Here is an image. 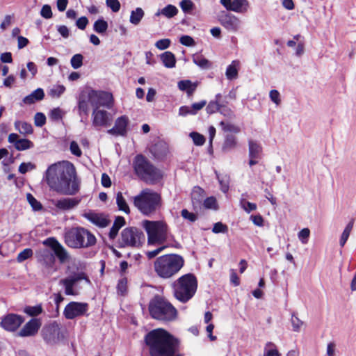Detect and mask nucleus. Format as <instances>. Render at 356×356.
Returning <instances> with one entry per match:
<instances>
[{
    "mask_svg": "<svg viewBox=\"0 0 356 356\" xmlns=\"http://www.w3.org/2000/svg\"><path fill=\"white\" fill-rule=\"evenodd\" d=\"M239 64L238 60H233L230 65H229L226 70V76L228 79L232 80L238 76V69L237 67Z\"/></svg>",
    "mask_w": 356,
    "mask_h": 356,
    "instance_id": "obj_32",
    "label": "nucleus"
},
{
    "mask_svg": "<svg viewBox=\"0 0 356 356\" xmlns=\"http://www.w3.org/2000/svg\"><path fill=\"white\" fill-rule=\"evenodd\" d=\"M84 280L87 283H90V280L84 273H78L71 275L67 278L63 279L60 281V284L65 287V293L67 296H76L78 292L74 289L75 284Z\"/></svg>",
    "mask_w": 356,
    "mask_h": 356,
    "instance_id": "obj_15",
    "label": "nucleus"
},
{
    "mask_svg": "<svg viewBox=\"0 0 356 356\" xmlns=\"http://www.w3.org/2000/svg\"><path fill=\"white\" fill-rule=\"evenodd\" d=\"M33 256V250L31 248H26L23 251L20 252L17 257V261L19 263L23 262L27 259Z\"/></svg>",
    "mask_w": 356,
    "mask_h": 356,
    "instance_id": "obj_47",
    "label": "nucleus"
},
{
    "mask_svg": "<svg viewBox=\"0 0 356 356\" xmlns=\"http://www.w3.org/2000/svg\"><path fill=\"white\" fill-rule=\"evenodd\" d=\"M205 197L204 191L199 186L193 188L191 193V200L194 208L201 205Z\"/></svg>",
    "mask_w": 356,
    "mask_h": 356,
    "instance_id": "obj_28",
    "label": "nucleus"
},
{
    "mask_svg": "<svg viewBox=\"0 0 356 356\" xmlns=\"http://www.w3.org/2000/svg\"><path fill=\"white\" fill-rule=\"evenodd\" d=\"M220 109V104L217 101H210L206 107V111L209 115L218 112Z\"/></svg>",
    "mask_w": 356,
    "mask_h": 356,
    "instance_id": "obj_46",
    "label": "nucleus"
},
{
    "mask_svg": "<svg viewBox=\"0 0 356 356\" xmlns=\"http://www.w3.org/2000/svg\"><path fill=\"white\" fill-rule=\"evenodd\" d=\"M179 6L184 13H189L193 10L194 3L191 0H182Z\"/></svg>",
    "mask_w": 356,
    "mask_h": 356,
    "instance_id": "obj_53",
    "label": "nucleus"
},
{
    "mask_svg": "<svg viewBox=\"0 0 356 356\" xmlns=\"http://www.w3.org/2000/svg\"><path fill=\"white\" fill-rule=\"evenodd\" d=\"M15 127L20 134L24 135L31 134L33 132L31 124L26 122H22L19 120L15 121Z\"/></svg>",
    "mask_w": 356,
    "mask_h": 356,
    "instance_id": "obj_31",
    "label": "nucleus"
},
{
    "mask_svg": "<svg viewBox=\"0 0 356 356\" xmlns=\"http://www.w3.org/2000/svg\"><path fill=\"white\" fill-rule=\"evenodd\" d=\"M193 60L195 64L202 69H209L211 67V62L202 55L193 56Z\"/></svg>",
    "mask_w": 356,
    "mask_h": 356,
    "instance_id": "obj_36",
    "label": "nucleus"
},
{
    "mask_svg": "<svg viewBox=\"0 0 356 356\" xmlns=\"http://www.w3.org/2000/svg\"><path fill=\"white\" fill-rule=\"evenodd\" d=\"M85 216L92 223L99 227H106L110 224V220L102 213H89Z\"/></svg>",
    "mask_w": 356,
    "mask_h": 356,
    "instance_id": "obj_23",
    "label": "nucleus"
},
{
    "mask_svg": "<svg viewBox=\"0 0 356 356\" xmlns=\"http://www.w3.org/2000/svg\"><path fill=\"white\" fill-rule=\"evenodd\" d=\"M149 311L151 316L159 321H171L177 316V310L172 304L159 296L150 300Z\"/></svg>",
    "mask_w": 356,
    "mask_h": 356,
    "instance_id": "obj_9",
    "label": "nucleus"
},
{
    "mask_svg": "<svg viewBox=\"0 0 356 356\" xmlns=\"http://www.w3.org/2000/svg\"><path fill=\"white\" fill-rule=\"evenodd\" d=\"M24 322V318L19 315L10 314L1 321V325L8 331L16 330Z\"/></svg>",
    "mask_w": 356,
    "mask_h": 356,
    "instance_id": "obj_17",
    "label": "nucleus"
},
{
    "mask_svg": "<svg viewBox=\"0 0 356 356\" xmlns=\"http://www.w3.org/2000/svg\"><path fill=\"white\" fill-rule=\"evenodd\" d=\"M310 235V230L308 228H304L300 230L298 234L299 240L302 244H306L308 242V238Z\"/></svg>",
    "mask_w": 356,
    "mask_h": 356,
    "instance_id": "obj_55",
    "label": "nucleus"
},
{
    "mask_svg": "<svg viewBox=\"0 0 356 356\" xmlns=\"http://www.w3.org/2000/svg\"><path fill=\"white\" fill-rule=\"evenodd\" d=\"M46 248H40L35 253L37 261L42 266V275L50 277L58 270L56 265V257L60 264L69 261L70 254L67 250L54 237H49L42 241Z\"/></svg>",
    "mask_w": 356,
    "mask_h": 356,
    "instance_id": "obj_2",
    "label": "nucleus"
},
{
    "mask_svg": "<svg viewBox=\"0 0 356 356\" xmlns=\"http://www.w3.org/2000/svg\"><path fill=\"white\" fill-rule=\"evenodd\" d=\"M89 104H90V99L88 92H82L79 95L78 108L79 115L82 114L88 116L90 111Z\"/></svg>",
    "mask_w": 356,
    "mask_h": 356,
    "instance_id": "obj_24",
    "label": "nucleus"
},
{
    "mask_svg": "<svg viewBox=\"0 0 356 356\" xmlns=\"http://www.w3.org/2000/svg\"><path fill=\"white\" fill-rule=\"evenodd\" d=\"M179 42L181 44L187 47L192 46L195 44L193 38L189 35H183L180 38Z\"/></svg>",
    "mask_w": 356,
    "mask_h": 356,
    "instance_id": "obj_64",
    "label": "nucleus"
},
{
    "mask_svg": "<svg viewBox=\"0 0 356 356\" xmlns=\"http://www.w3.org/2000/svg\"><path fill=\"white\" fill-rule=\"evenodd\" d=\"M181 216H182L183 218L188 220L191 222H194L195 221H196L197 220V214L190 212L186 209H184L181 210Z\"/></svg>",
    "mask_w": 356,
    "mask_h": 356,
    "instance_id": "obj_49",
    "label": "nucleus"
},
{
    "mask_svg": "<svg viewBox=\"0 0 356 356\" xmlns=\"http://www.w3.org/2000/svg\"><path fill=\"white\" fill-rule=\"evenodd\" d=\"M248 8L249 2L248 0H232L227 10L244 13L247 12Z\"/></svg>",
    "mask_w": 356,
    "mask_h": 356,
    "instance_id": "obj_26",
    "label": "nucleus"
},
{
    "mask_svg": "<svg viewBox=\"0 0 356 356\" xmlns=\"http://www.w3.org/2000/svg\"><path fill=\"white\" fill-rule=\"evenodd\" d=\"M261 152V147L257 143L250 140L249 142V156H257Z\"/></svg>",
    "mask_w": 356,
    "mask_h": 356,
    "instance_id": "obj_48",
    "label": "nucleus"
},
{
    "mask_svg": "<svg viewBox=\"0 0 356 356\" xmlns=\"http://www.w3.org/2000/svg\"><path fill=\"white\" fill-rule=\"evenodd\" d=\"M240 204L241 207L248 213H250L252 211H254L257 209L256 204L248 202L245 199L241 200Z\"/></svg>",
    "mask_w": 356,
    "mask_h": 356,
    "instance_id": "obj_52",
    "label": "nucleus"
},
{
    "mask_svg": "<svg viewBox=\"0 0 356 356\" xmlns=\"http://www.w3.org/2000/svg\"><path fill=\"white\" fill-rule=\"evenodd\" d=\"M132 199L134 207L145 216L154 213L162 204L161 194L148 188L143 189Z\"/></svg>",
    "mask_w": 356,
    "mask_h": 356,
    "instance_id": "obj_4",
    "label": "nucleus"
},
{
    "mask_svg": "<svg viewBox=\"0 0 356 356\" xmlns=\"http://www.w3.org/2000/svg\"><path fill=\"white\" fill-rule=\"evenodd\" d=\"M44 179L49 187L60 194L75 195L81 186L74 165L69 161H62L51 165L45 172Z\"/></svg>",
    "mask_w": 356,
    "mask_h": 356,
    "instance_id": "obj_1",
    "label": "nucleus"
},
{
    "mask_svg": "<svg viewBox=\"0 0 356 356\" xmlns=\"http://www.w3.org/2000/svg\"><path fill=\"white\" fill-rule=\"evenodd\" d=\"M150 152L152 156H166L170 153L169 145L165 141L158 139L151 146Z\"/></svg>",
    "mask_w": 356,
    "mask_h": 356,
    "instance_id": "obj_22",
    "label": "nucleus"
},
{
    "mask_svg": "<svg viewBox=\"0 0 356 356\" xmlns=\"http://www.w3.org/2000/svg\"><path fill=\"white\" fill-rule=\"evenodd\" d=\"M65 91V87L63 85H54L48 92L49 95L52 98H58Z\"/></svg>",
    "mask_w": 356,
    "mask_h": 356,
    "instance_id": "obj_41",
    "label": "nucleus"
},
{
    "mask_svg": "<svg viewBox=\"0 0 356 356\" xmlns=\"http://www.w3.org/2000/svg\"><path fill=\"white\" fill-rule=\"evenodd\" d=\"M145 341L149 348L150 356H181L175 355L177 343L175 339L163 329L152 330L146 334Z\"/></svg>",
    "mask_w": 356,
    "mask_h": 356,
    "instance_id": "obj_3",
    "label": "nucleus"
},
{
    "mask_svg": "<svg viewBox=\"0 0 356 356\" xmlns=\"http://www.w3.org/2000/svg\"><path fill=\"white\" fill-rule=\"evenodd\" d=\"M34 123L36 127H42L46 123V116L42 113H37L34 116Z\"/></svg>",
    "mask_w": 356,
    "mask_h": 356,
    "instance_id": "obj_54",
    "label": "nucleus"
},
{
    "mask_svg": "<svg viewBox=\"0 0 356 356\" xmlns=\"http://www.w3.org/2000/svg\"><path fill=\"white\" fill-rule=\"evenodd\" d=\"M203 205L207 209H215L216 200L213 197H209L203 200Z\"/></svg>",
    "mask_w": 356,
    "mask_h": 356,
    "instance_id": "obj_63",
    "label": "nucleus"
},
{
    "mask_svg": "<svg viewBox=\"0 0 356 356\" xmlns=\"http://www.w3.org/2000/svg\"><path fill=\"white\" fill-rule=\"evenodd\" d=\"M133 167L136 175L149 184L157 183L163 177L161 170L151 163L147 157H136Z\"/></svg>",
    "mask_w": 356,
    "mask_h": 356,
    "instance_id": "obj_7",
    "label": "nucleus"
},
{
    "mask_svg": "<svg viewBox=\"0 0 356 356\" xmlns=\"http://www.w3.org/2000/svg\"><path fill=\"white\" fill-rule=\"evenodd\" d=\"M170 43L171 41L168 38L161 39L156 42L155 46L160 50H164L170 47Z\"/></svg>",
    "mask_w": 356,
    "mask_h": 356,
    "instance_id": "obj_57",
    "label": "nucleus"
},
{
    "mask_svg": "<svg viewBox=\"0 0 356 356\" xmlns=\"http://www.w3.org/2000/svg\"><path fill=\"white\" fill-rule=\"evenodd\" d=\"M65 243L72 248H88L97 243L95 235L88 229L82 227H72L65 232Z\"/></svg>",
    "mask_w": 356,
    "mask_h": 356,
    "instance_id": "obj_6",
    "label": "nucleus"
},
{
    "mask_svg": "<svg viewBox=\"0 0 356 356\" xmlns=\"http://www.w3.org/2000/svg\"><path fill=\"white\" fill-rule=\"evenodd\" d=\"M218 20L220 24L229 31H235L238 29L239 20L236 17L230 13L223 11L219 15Z\"/></svg>",
    "mask_w": 356,
    "mask_h": 356,
    "instance_id": "obj_20",
    "label": "nucleus"
},
{
    "mask_svg": "<svg viewBox=\"0 0 356 356\" xmlns=\"http://www.w3.org/2000/svg\"><path fill=\"white\" fill-rule=\"evenodd\" d=\"M24 311L29 316H35L42 313V309L40 305L29 306L26 307Z\"/></svg>",
    "mask_w": 356,
    "mask_h": 356,
    "instance_id": "obj_50",
    "label": "nucleus"
},
{
    "mask_svg": "<svg viewBox=\"0 0 356 356\" xmlns=\"http://www.w3.org/2000/svg\"><path fill=\"white\" fill-rule=\"evenodd\" d=\"M178 88L181 91H185L188 97L193 95L197 87V82L193 83L191 80H181L178 82Z\"/></svg>",
    "mask_w": 356,
    "mask_h": 356,
    "instance_id": "obj_25",
    "label": "nucleus"
},
{
    "mask_svg": "<svg viewBox=\"0 0 356 356\" xmlns=\"http://www.w3.org/2000/svg\"><path fill=\"white\" fill-rule=\"evenodd\" d=\"M264 356H281L276 345L273 342H267L264 350Z\"/></svg>",
    "mask_w": 356,
    "mask_h": 356,
    "instance_id": "obj_34",
    "label": "nucleus"
},
{
    "mask_svg": "<svg viewBox=\"0 0 356 356\" xmlns=\"http://www.w3.org/2000/svg\"><path fill=\"white\" fill-rule=\"evenodd\" d=\"M353 224H354V219H352L348 222V224L346 225V228L344 229V230L341 236V238H340V241H339L340 245L341 247H343L345 245V243H346V241L350 236V232L353 227Z\"/></svg>",
    "mask_w": 356,
    "mask_h": 356,
    "instance_id": "obj_39",
    "label": "nucleus"
},
{
    "mask_svg": "<svg viewBox=\"0 0 356 356\" xmlns=\"http://www.w3.org/2000/svg\"><path fill=\"white\" fill-rule=\"evenodd\" d=\"M112 121L111 114L106 111L93 109L92 124L95 127H108Z\"/></svg>",
    "mask_w": 356,
    "mask_h": 356,
    "instance_id": "obj_18",
    "label": "nucleus"
},
{
    "mask_svg": "<svg viewBox=\"0 0 356 356\" xmlns=\"http://www.w3.org/2000/svg\"><path fill=\"white\" fill-rule=\"evenodd\" d=\"M40 326L41 323L39 319L32 318L24 325L18 334L23 337L34 336L38 333Z\"/></svg>",
    "mask_w": 356,
    "mask_h": 356,
    "instance_id": "obj_21",
    "label": "nucleus"
},
{
    "mask_svg": "<svg viewBox=\"0 0 356 356\" xmlns=\"http://www.w3.org/2000/svg\"><path fill=\"white\" fill-rule=\"evenodd\" d=\"M184 265V258L176 254L158 257L154 264L156 275L163 279H169L176 275Z\"/></svg>",
    "mask_w": 356,
    "mask_h": 356,
    "instance_id": "obj_5",
    "label": "nucleus"
},
{
    "mask_svg": "<svg viewBox=\"0 0 356 356\" xmlns=\"http://www.w3.org/2000/svg\"><path fill=\"white\" fill-rule=\"evenodd\" d=\"M27 200L33 209L35 211H38L42 209V204L38 202L31 194H27Z\"/></svg>",
    "mask_w": 356,
    "mask_h": 356,
    "instance_id": "obj_56",
    "label": "nucleus"
},
{
    "mask_svg": "<svg viewBox=\"0 0 356 356\" xmlns=\"http://www.w3.org/2000/svg\"><path fill=\"white\" fill-rule=\"evenodd\" d=\"M33 146V143L29 139H19L16 141L15 147L19 151L26 150Z\"/></svg>",
    "mask_w": 356,
    "mask_h": 356,
    "instance_id": "obj_43",
    "label": "nucleus"
},
{
    "mask_svg": "<svg viewBox=\"0 0 356 356\" xmlns=\"http://www.w3.org/2000/svg\"><path fill=\"white\" fill-rule=\"evenodd\" d=\"M106 3L114 13L118 12L120 9V3L118 0H106Z\"/></svg>",
    "mask_w": 356,
    "mask_h": 356,
    "instance_id": "obj_58",
    "label": "nucleus"
},
{
    "mask_svg": "<svg viewBox=\"0 0 356 356\" xmlns=\"http://www.w3.org/2000/svg\"><path fill=\"white\" fill-rule=\"evenodd\" d=\"M88 93L89 99H90V105L93 107V109L99 108L101 106H105L108 108L112 107L113 97L111 93L92 89L90 90Z\"/></svg>",
    "mask_w": 356,
    "mask_h": 356,
    "instance_id": "obj_13",
    "label": "nucleus"
},
{
    "mask_svg": "<svg viewBox=\"0 0 356 356\" xmlns=\"http://www.w3.org/2000/svg\"><path fill=\"white\" fill-rule=\"evenodd\" d=\"M127 280L126 277H122L119 280L118 283V291L121 295H124L127 291Z\"/></svg>",
    "mask_w": 356,
    "mask_h": 356,
    "instance_id": "obj_59",
    "label": "nucleus"
},
{
    "mask_svg": "<svg viewBox=\"0 0 356 356\" xmlns=\"http://www.w3.org/2000/svg\"><path fill=\"white\" fill-rule=\"evenodd\" d=\"M83 56L81 54L74 55L70 60L71 65L74 69H78L83 65Z\"/></svg>",
    "mask_w": 356,
    "mask_h": 356,
    "instance_id": "obj_45",
    "label": "nucleus"
},
{
    "mask_svg": "<svg viewBox=\"0 0 356 356\" xmlns=\"http://www.w3.org/2000/svg\"><path fill=\"white\" fill-rule=\"evenodd\" d=\"M44 97V92L43 89L37 88L34 91H33L30 95L26 96L23 99V102L25 104H32L38 101H41Z\"/></svg>",
    "mask_w": 356,
    "mask_h": 356,
    "instance_id": "obj_27",
    "label": "nucleus"
},
{
    "mask_svg": "<svg viewBox=\"0 0 356 356\" xmlns=\"http://www.w3.org/2000/svg\"><path fill=\"white\" fill-rule=\"evenodd\" d=\"M129 122V118L127 115H122L115 120L113 127L109 129L108 133L115 136H126Z\"/></svg>",
    "mask_w": 356,
    "mask_h": 356,
    "instance_id": "obj_19",
    "label": "nucleus"
},
{
    "mask_svg": "<svg viewBox=\"0 0 356 356\" xmlns=\"http://www.w3.org/2000/svg\"><path fill=\"white\" fill-rule=\"evenodd\" d=\"M108 23L104 19L96 20L93 25L94 31L99 34H104L108 29Z\"/></svg>",
    "mask_w": 356,
    "mask_h": 356,
    "instance_id": "obj_35",
    "label": "nucleus"
},
{
    "mask_svg": "<svg viewBox=\"0 0 356 356\" xmlns=\"http://www.w3.org/2000/svg\"><path fill=\"white\" fill-rule=\"evenodd\" d=\"M144 16V11L140 8H137L135 10L131 13L130 22L133 24L137 25L140 23Z\"/></svg>",
    "mask_w": 356,
    "mask_h": 356,
    "instance_id": "obj_38",
    "label": "nucleus"
},
{
    "mask_svg": "<svg viewBox=\"0 0 356 356\" xmlns=\"http://www.w3.org/2000/svg\"><path fill=\"white\" fill-rule=\"evenodd\" d=\"M177 13V8L175 6L169 4L164 7L161 12H158L156 15H159L161 13L168 18H172L175 16Z\"/></svg>",
    "mask_w": 356,
    "mask_h": 356,
    "instance_id": "obj_37",
    "label": "nucleus"
},
{
    "mask_svg": "<svg viewBox=\"0 0 356 356\" xmlns=\"http://www.w3.org/2000/svg\"><path fill=\"white\" fill-rule=\"evenodd\" d=\"M116 204L118 205L119 210L124 212L127 214H129L130 213L129 207L121 192H118L117 193Z\"/></svg>",
    "mask_w": 356,
    "mask_h": 356,
    "instance_id": "obj_33",
    "label": "nucleus"
},
{
    "mask_svg": "<svg viewBox=\"0 0 356 356\" xmlns=\"http://www.w3.org/2000/svg\"><path fill=\"white\" fill-rule=\"evenodd\" d=\"M207 102L206 100H201L199 102L193 103L191 105V109L193 115H196L197 112L202 110L206 105Z\"/></svg>",
    "mask_w": 356,
    "mask_h": 356,
    "instance_id": "obj_60",
    "label": "nucleus"
},
{
    "mask_svg": "<svg viewBox=\"0 0 356 356\" xmlns=\"http://www.w3.org/2000/svg\"><path fill=\"white\" fill-rule=\"evenodd\" d=\"M88 310V305L85 302H70L64 309L63 315L66 319L72 320L83 316Z\"/></svg>",
    "mask_w": 356,
    "mask_h": 356,
    "instance_id": "obj_14",
    "label": "nucleus"
},
{
    "mask_svg": "<svg viewBox=\"0 0 356 356\" xmlns=\"http://www.w3.org/2000/svg\"><path fill=\"white\" fill-rule=\"evenodd\" d=\"M227 229L228 228L227 225L222 224L220 222H218L214 224L212 231L213 232L218 234L225 233L227 232Z\"/></svg>",
    "mask_w": 356,
    "mask_h": 356,
    "instance_id": "obj_62",
    "label": "nucleus"
},
{
    "mask_svg": "<svg viewBox=\"0 0 356 356\" xmlns=\"http://www.w3.org/2000/svg\"><path fill=\"white\" fill-rule=\"evenodd\" d=\"M236 138L233 135H227L222 145L224 150H229L236 147Z\"/></svg>",
    "mask_w": 356,
    "mask_h": 356,
    "instance_id": "obj_40",
    "label": "nucleus"
},
{
    "mask_svg": "<svg viewBox=\"0 0 356 356\" xmlns=\"http://www.w3.org/2000/svg\"><path fill=\"white\" fill-rule=\"evenodd\" d=\"M145 241L144 234L136 227H128L122 230L119 240L120 246L139 247Z\"/></svg>",
    "mask_w": 356,
    "mask_h": 356,
    "instance_id": "obj_12",
    "label": "nucleus"
},
{
    "mask_svg": "<svg viewBox=\"0 0 356 356\" xmlns=\"http://www.w3.org/2000/svg\"><path fill=\"white\" fill-rule=\"evenodd\" d=\"M81 201V199L79 197H61L52 200L51 204L58 211H69L76 209Z\"/></svg>",
    "mask_w": 356,
    "mask_h": 356,
    "instance_id": "obj_16",
    "label": "nucleus"
},
{
    "mask_svg": "<svg viewBox=\"0 0 356 356\" xmlns=\"http://www.w3.org/2000/svg\"><path fill=\"white\" fill-rule=\"evenodd\" d=\"M216 175L219 181L221 191L224 193H226L229 191V177L227 175L220 177L216 171Z\"/></svg>",
    "mask_w": 356,
    "mask_h": 356,
    "instance_id": "obj_42",
    "label": "nucleus"
},
{
    "mask_svg": "<svg viewBox=\"0 0 356 356\" xmlns=\"http://www.w3.org/2000/svg\"><path fill=\"white\" fill-rule=\"evenodd\" d=\"M220 126L225 132H232L234 134H238L241 131V129L238 126L231 123L225 122L223 121L220 122Z\"/></svg>",
    "mask_w": 356,
    "mask_h": 356,
    "instance_id": "obj_44",
    "label": "nucleus"
},
{
    "mask_svg": "<svg viewBox=\"0 0 356 356\" xmlns=\"http://www.w3.org/2000/svg\"><path fill=\"white\" fill-rule=\"evenodd\" d=\"M40 15L45 19L51 18L53 14L51 6L49 5H44L41 9Z\"/></svg>",
    "mask_w": 356,
    "mask_h": 356,
    "instance_id": "obj_61",
    "label": "nucleus"
},
{
    "mask_svg": "<svg viewBox=\"0 0 356 356\" xmlns=\"http://www.w3.org/2000/svg\"><path fill=\"white\" fill-rule=\"evenodd\" d=\"M66 330L56 321L45 325L41 334L44 341L50 345L58 343L65 337Z\"/></svg>",
    "mask_w": 356,
    "mask_h": 356,
    "instance_id": "obj_11",
    "label": "nucleus"
},
{
    "mask_svg": "<svg viewBox=\"0 0 356 356\" xmlns=\"http://www.w3.org/2000/svg\"><path fill=\"white\" fill-rule=\"evenodd\" d=\"M175 297L181 302H186L195 295L197 288L196 277L191 273L182 275L173 284Z\"/></svg>",
    "mask_w": 356,
    "mask_h": 356,
    "instance_id": "obj_8",
    "label": "nucleus"
},
{
    "mask_svg": "<svg viewBox=\"0 0 356 356\" xmlns=\"http://www.w3.org/2000/svg\"><path fill=\"white\" fill-rule=\"evenodd\" d=\"M161 60L163 65L167 68H172L176 65V58L171 51H165L161 54Z\"/></svg>",
    "mask_w": 356,
    "mask_h": 356,
    "instance_id": "obj_29",
    "label": "nucleus"
},
{
    "mask_svg": "<svg viewBox=\"0 0 356 356\" xmlns=\"http://www.w3.org/2000/svg\"><path fill=\"white\" fill-rule=\"evenodd\" d=\"M142 225L147 232L149 245H161L166 241L168 226L164 221L145 220Z\"/></svg>",
    "mask_w": 356,
    "mask_h": 356,
    "instance_id": "obj_10",
    "label": "nucleus"
},
{
    "mask_svg": "<svg viewBox=\"0 0 356 356\" xmlns=\"http://www.w3.org/2000/svg\"><path fill=\"white\" fill-rule=\"evenodd\" d=\"M190 136L193 139L194 144L196 145H202L205 143L204 136L197 132L191 133Z\"/></svg>",
    "mask_w": 356,
    "mask_h": 356,
    "instance_id": "obj_51",
    "label": "nucleus"
},
{
    "mask_svg": "<svg viewBox=\"0 0 356 356\" xmlns=\"http://www.w3.org/2000/svg\"><path fill=\"white\" fill-rule=\"evenodd\" d=\"M125 224V220L122 216H118L116 217L114 223L111 228V230L109 232V238L111 239H114L116 236L118 235L119 229L124 226Z\"/></svg>",
    "mask_w": 356,
    "mask_h": 356,
    "instance_id": "obj_30",
    "label": "nucleus"
}]
</instances>
